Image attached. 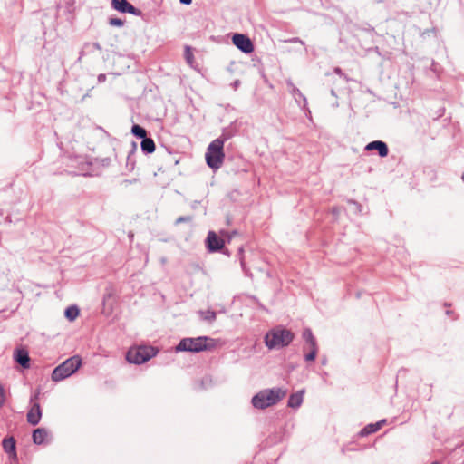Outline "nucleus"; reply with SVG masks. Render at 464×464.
Masks as SVG:
<instances>
[{"instance_id":"nucleus-4","label":"nucleus","mask_w":464,"mask_h":464,"mask_svg":"<svg viewBox=\"0 0 464 464\" xmlns=\"http://www.w3.org/2000/svg\"><path fill=\"white\" fill-rule=\"evenodd\" d=\"M224 140L221 139L214 140L208 147L205 155L208 166L213 169H218L225 159Z\"/></svg>"},{"instance_id":"nucleus-21","label":"nucleus","mask_w":464,"mask_h":464,"mask_svg":"<svg viewBox=\"0 0 464 464\" xmlns=\"http://www.w3.org/2000/svg\"><path fill=\"white\" fill-rule=\"evenodd\" d=\"M200 314L202 318L206 321L213 322L216 319V313L214 311L206 310L202 311Z\"/></svg>"},{"instance_id":"nucleus-8","label":"nucleus","mask_w":464,"mask_h":464,"mask_svg":"<svg viewBox=\"0 0 464 464\" xmlns=\"http://www.w3.org/2000/svg\"><path fill=\"white\" fill-rule=\"evenodd\" d=\"M42 418V409L38 401H34L26 415V420L29 424L37 425Z\"/></svg>"},{"instance_id":"nucleus-23","label":"nucleus","mask_w":464,"mask_h":464,"mask_svg":"<svg viewBox=\"0 0 464 464\" xmlns=\"http://www.w3.org/2000/svg\"><path fill=\"white\" fill-rule=\"evenodd\" d=\"M109 23L112 26H121L123 24V22L119 18H111Z\"/></svg>"},{"instance_id":"nucleus-6","label":"nucleus","mask_w":464,"mask_h":464,"mask_svg":"<svg viewBox=\"0 0 464 464\" xmlns=\"http://www.w3.org/2000/svg\"><path fill=\"white\" fill-rule=\"evenodd\" d=\"M157 354V350L152 346H138L130 348L126 359L130 363L141 364Z\"/></svg>"},{"instance_id":"nucleus-11","label":"nucleus","mask_w":464,"mask_h":464,"mask_svg":"<svg viewBox=\"0 0 464 464\" xmlns=\"http://www.w3.org/2000/svg\"><path fill=\"white\" fill-rule=\"evenodd\" d=\"M366 150H378V153L381 157H386L388 155V147L385 142L381 140H375L368 143L365 147Z\"/></svg>"},{"instance_id":"nucleus-26","label":"nucleus","mask_w":464,"mask_h":464,"mask_svg":"<svg viewBox=\"0 0 464 464\" xmlns=\"http://www.w3.org/2000/svg\"><path fill=\"white\" fill-rule=\"evenodd\" d=\"M40 392H37L35 395L31 398V404L33 405L34 401H38Z\"/></svg>"},{"instance_id":"nucleus-13","label":"nucleus","mask_w":464,"mask_h":464,"mask_svg":"<svg viewBox=\"0 0 464 464\" xmlns=\"http://www.w3.org/2000/svg\"><path fill=\"white\" fill-rule=\"evenodd\" d=\"M303 338L305 341L304 350L307 351H317V344L314 336L313 335L310 329H305L303 332Z\"/></svg>"},{"instance_id":"nucleus-17","label":"nucleus","mask_w":464,"mask_h":464,"mask_svg":"<svg viewBox=\"0 0 464 464\" xmlns=\"http://www.w3.org/2000/svg\"><path fill=\"white\" fill-rule=\"evenodd\" d=\"M304 392V391H301L292 394L288 400V406L292 408L299 407L303 402Z\"/></svg>"},{"instance_id":"nucleus-22","label":"nucleus","mask_w":464,"mask_h":464,"mask_svg":"<svg viewBox=\"0 0 464 464\" xmlns=\"http://www.w3.org/2000/svg\"><path fill=\"white\" fill-rule=\"evenodd\" d=\"M317 354V351H308V353L305 354V360L313 362L314 361Z\"/></svg>"},{"instance_id":"nucleus-18","label":"nucleus","mask_w":464,"mask_h":464,"mask_svg":"<svg viewBox=\"0 0 464 464\" xmlns=\"http://www.w3.org/2000/svg\"><path fill=\"white\" fill-rule=\"evenodd\" d=\"M140 145L142 150L146 153H152L155 150V143L150 138H144Z\"/></svg>"},{"instance_id":"nucleus-24","label":"nucleus","mask_w":464,"mask_h":464,"mask_svg":"<svg viewBox=\"0 0 464 464\" xmlns=\"http://www.w3.org/2000/svg\"><path fill=\"white\" fill-rule=\"evenodd\" d=\"M5 401V393L3 386L0 384V407L4 405Z\"/></svg>"},{"instance_id":"nucleus-12","label":"nucleus","mask_w":464,"mask_h":464,"mask_svg":"<svg viewBox=\"0 0 464 464\" xmlns=\"http://www.w3.org/2000/svg\"><path fill=\"white\" fill-rule=\"evenodd\" d=\"M114 9L123 13H135V7L130 5L127 0H112L111 2Z\"/></svg>"},{"instance_id":"nucleus-25","label":"nucleus","mask_w":464,"mask_h":464,"mask_svg":"<svg viewBox=\"0 0 464 464\" xmlns=\"http://www.w3.org/2000/svg\"><path fill=\"white\" fill-rule=\"evenodd\" d=\"M190 217H179L177 220H176V224H179L181 222H188L190 221Z\"/></svg>"},{"instance_id":"nucleus-1","label":"nucleus","mask_w":464,"mask_h":464,"mask_svg":"<svg viewBox=\"0 0 464 464\" xmlns=\"http://www.w3.org/2000/svg\"><path fill=\"white\" fill-rule=\"evenodd\" d=\"M219 344L220 342L218 340L207 336H199L197 338H183L176 347V351L199 353L202 351L213 350Z\"/></svg>"},{"instance_id":"nucleus-7","label":"nucleus","mask_w":464,"mask_h":464,"mask_svg":"<svg viewBox=\"0 0 464 464\" xmlns=\"http://www.w3.org/2000/svg\"><path fill=\"white\" fill-rule=\"evenodd\" d=\"M233 44L245 53H251L254 51V44L250 38L242 34H235L232 37Z\"/></svg>"},{"instance_id":"nucleus-3","label":"nucleus","mask_w":464,"mask_h":464,"mask_svg":"<svg viewBox=\"0 0 464 464\" xmlns=\"http://www.w3.org/2000/svg\"><path fill=\"white\" fill-rule=\"evenodd\" d=\"M286 395V391L281 388L264 390L255 395L252 403L255 408L265 409L276 404Z\"/></svg>"},{"instance_id":"nucleus-28","label":"nucleus","mask_w":464,"mask_h":464,"mask_svg":"<svg viewBox=\"0 0 464 464\" xmlns=\"http://www.w3.org/2000/svg\"><path fill=\"white\" fill-rule=\"evenodd\" d=\"M431 464H439V463H438V462H433V463H431Z\"/></svg>"},{"instance_id":"nucleus-16","label":"nucleus","mask_w":464,"mask_h":464,"mask_svg":"<svg viewBox=\"0 0 464 464\" xmlns=\"http://www.w3.org/2000/svg\"><path fill=\"white\" fill-rule=\"evenodd\" d=\"M384 422L385 420H383L376 423L369 424L366 427H364L360 433L362 436H367L369 434L374 433L382 428Z\"/></svg>"},{"instance_id":"nucleus-19","label":"nucleus","mask_w":464,"mask_h":464,"mask_svg":"<svg viewBox=\"0 0 464 464\" xmlns=\"http://www.w3.org/2000/svg\"><path fill=\"white\" fill-rule=\"evenodd\" d=\"M80 314V310L77 306H70L65 310V317L69 321H74Z\"/></svg>"},{"instance_id":"nucleus-14","label":"nucleus","mask_w":464,"mask_h":464,"mask_svg":"<svg viewBox=\"0 0 464 464\" xmlns=\"http://www.w3.org/2000/svg\"><path fill=\"white\" fill-rule=\"evenodd\" d=\"M3 448L5 451L10 454L13 458L16 457L15 440L13 437L5 438L3 440Z\"/></svg>"},{"instance_id":"nucleus-15","label":"nucleus","mask_w":464,"mask_h":464,"mask_svg":"<svg viewBox=\"0 0 464 464\" xmlns=\"http://www.w3.org/2000/svg\"><path fill=\"white\" fill-rule=\"evenodd\" d=\"M48 436V431L44 428H38L33 432V441L35 444H42L44 442L45 439Z\"/></svg>"},{"instance_id":"nucleus-27","label":"nucleus","mask_w":464,"mask_h":464,"mask_svg":"<svg viewBox=\"0 0 464 464\" xmlns=\"http://www.w3.org/2000/svg\"><path fill=\"white\" fill-rule=\"evenodd\" d=\"M182 4L189 5L192 0H179Z\"/></svg>"},{"instance_id":"nucleus-10","label":"nucleus","mask_w":464,"mask_h":464,"mask_svg":"<svg viewBox=\"0 0 464 464\" xmlns=\"http://www.w3.org/2000/svg\"><path fill=\"white\" fill-rule=\"evenodd\" d=\"M14 361L19 363L23 368L28 369L30 367V357L28 351L24 348H17L14 353Z\"/></svg>"},{"instance_id":"nucleus-9","label":"nucleus","mask_w":464,"mask_h":464,"mask_svg":"<svg viewBox=\"0 0 464 464\" xmlns=\"http://www.w3.org/2000/svg\"><path fill=\"white\" fill-rule=\"evenodd\" d=\"M208 247L211 252L221 250L224 247L225 242L215 232L210 231L207 237Z\"/></svg>"},{"instance_id":"nucleus-20","label":"nucleus","mask_w":464,"mask_h":464,"mask_svg":"<svg viewBox=\"0 0 464 464\" xmlns=\"http://www.w3.org/2000/svg\"><path fill=\"white\" fill-rule=\"evenodd\" d=\"M131 132L139 137V138H141V139H144L146 138V135H147V131L144 128L140 127V125H133L132 126V129H131Z\"/></svg>"},{"instance_id":"nucleus-2","label":"nucleus","mask_w":464,"mask_h":464,"mask_svg":"<svg viewBox=\"0 0 464 464\" xmlns=\"http://www.w3.org/2000/svg\"><path fill=\"white\" fill-rule=\"evenodd\" d=\"M294 339V334L282 326H277L266 333L265 344L268 349H278L288 346Z\"/></svg>"},{"instance_id":"nucleus-5","label":"nucleus","mask_w":464,"mask_h":464,"mask_svg":"<svg viewBox=\"0 0 464 464\" xmlns=\"http://www.w3.org/2000/svg\"><path fill=\"white\" fill-rule=\"evenodd\" d=\"M82 360L79 356H72L58 365L52 373L53 382L62 381L73 374L81 366Z\"/></svg>"}]
</instances>
